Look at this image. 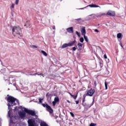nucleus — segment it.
I'll use <instances>...</instances> for the list:
<instances>
[{
  "instance_id": "1",
  "label": "nucleus",
  "mask_w": 126,
  "mask_h": 126,
  "mask_svg": "<svg viewBox=\"0 0 126 126\" xmlns=\"http://www.w3.org/2000/svg\"><path fill=\"white\" fill-rule=\"evenodd\" d=\"M12 31L14 35H16L18 38L22 37V31L19 26H14L12 28Z\"/></svg>"
},
{
  "instance_id": "2",
  "label": "nucleus",
  "mask_w": 126,
  "mask_h": 126,
  "mask_svg": "<svg viewBox=\"0 0 126 126\" xmlns=\"http://www.w3.org/2000/svg\"><path fill=\"white\" fill-rule=\"evenodd\" d=\"M7 100L8 101V106L9 108V107H12L14 105H15V101L16 102H18V100H16V98L11 96H9L7 97Z\"/></svg>"
},
{
  "instance_id": "3",
  "label": "nucleus",
  "mask_w": 126,
  "mask_h": 126,
  "mask_svg": "<svg viewBox=\"0 0 126 126\" xmlns=\"http://www.w3.org/2000/svg\"><path fill=\"white\" fill-rule=\"evenodd\" d=\"M24 111L30 116L35 117V119L38 118V116L36 115V111H35V110H30L26 108H24Z\"/></svg>"
},
{
  "instance_id": "4",
  "label": "nucleus",
  "mask_w": 126,
  "mask_h": 126,
  "mask_svg": "<svg viewBox=\"0 0 126 126\" xmlns=\"http://www.w3.org/2000/svg\"><path fill=\"white\" fill-rule=\"evenodd\" d=\"M41 105L44 108H46L47 111L49 112L50 114H53V113H54V110H53L52 107H51L48 104L41 103Z\"/></svg>"
},
{
  "instance_id": "5",
  "label": "nucleus",
  "mask_w": 126,
  "mask_h": 126,
  "mask_svg": "<svg viewBox=\"0 0 126 126\" xmlns=\"http://www.w3.org/2000/svg\"><path fill=\"white\" fill-rule=\"evenodd\" d=\"M28 124L29 126H39V123H36L34 119H29L28 121Z\"/></svg>"
},
{
  "instance_id": "6",
  "label": "nucleus",
  "mask_w": 126,
  "mask_h": 126,
  "mask_svg": "<svg viewBox=\"0 0 126 126\" xmlns=\"http://www.w3.org/2000/svg\"><path fill=\"white\" fill-rule=\"evenodd\" d=\"M75 42H76V41L74 40L73 41H71L68 43H64L62 46V49H64V48H66L67 47H72V46L75 44Z\"/></svg>"
},
{
  "instance_id": "7",
  "label": "nucleus",
  "mask_w": 126,
  "mask_h": 126,
  "mask_svg": "<svg viewBox=\"0 0 126 126\" xmlns=\"http://www.w3.org/2000/svg\"><path fill=\"white\" fill-rule=\"evenodd\" d=\"M94 93H95V90L91 89L90 90H89L87 92L86 96H90V97H92V96H93V94Z\"/></svg>"
},
{
  "instance_id": "8",
  "label": "nucleus",
  "mask_w": 126,
  "mask_h": 126,
  "mask_svg": "<svg viewBox=\"0 0 126 126\" xmlns=\"http://www.w3.org/2000/svg\"><path fill=\"white\" fill-rule=\"evenodd\" d=\"M106 15H109V16L114 17L116 15V12L114 11L109 10L106 13Z\"/></svg>"
},
{
  "instance_id": "9",
  "label": "nucleus",
  "mask_w": 126,
  "mask_h": 126,
  "mask_svg": "<svg viewBox=\"0 0 126 126\" xmlns=\"http://www.w3.org/2000/svg\"><path fill=\"white\" fill-rule=\"evenodd\" d=\"M19 115L21 119H24L26 117V113L23 111L19 112Z\"/></svg>"
},
{
  "instance_id": "10",
  "label": "nucleus",
  "mask_w": 126,
  "mask_h": 126,
  "mask_svg": "<svg viewBox=\"0 0 126 126\" xmlns=\"http://www.w3.org/2000/svg\"><path fill=\"white\" fill-rule=\"evenodd\" d=\"M66 31L68 33H73V27H71L66 29Z\"/></svg>"
},
{
  "instance_id": "11",
  "label": "nucleus",
  "mask_w": 126,
  "mask_h": 126,
  "mask_svg": "<svg viewBox=\"0 0 126 126\" xmlns=\"http://www.w3.org/2000/svg\"><path fill=\"white\" fill-rule=\"evenodd\" d=\"M81 32L82 35L83 36H85V34H86V30H85V27H83L81 30Z\"/></svg>"
},
{
  "instance_id": "12",
  "label": "nucleus",
  "mask_w": 126,
  "mask_h": 126,
  "mask_svg": "<svg viewBox=\"0 0 126 126\" xmlns=\"http://www.w3.org/2000/svg\"><path fill=\"white\" fill-rule=\"evenodd\" d=\"M77 46H78L79 50H82V44H81L80 42H79L77 44Z\"/></svg>"
},
{
  "instance_id": "13",
  "label": "nucleus",
  "mask_w": 126,
  "mask_h": 126,
  "mask_svg": "<svg viewBox=\"0 0 126 126\" xmlns=\"http://www.w3.org/2000/svg\"><path fill=\"white\" fill-rule=\"evenodd\" d=\"M89 6H90V7H99V6L94 4H90Z\"/></svg>"
},
{
  "instance_id": "14",
  "label": "nucleus",
  "mask_w": 126,
  "mask_h": 126,
  "mask_svg": "<svg viewBox=\"0 0 126 126\" xmlns=\"http://www.w3.org/2000/svg\"><path fill=\"white\" fill-rule=\"evenodd\" d=\"M54 101L56 102V103H58V102H60V98H59V97H56L54 98Z\"/></svg>"
},
{
  "instance_id": "15",
  "label": "nucleus",
  "mask_w": 126,
  "mask_h": 126,
  "mask_svg": "<svg viewBox=\"0 0 126 126\" xmlns=\"http://www.w3.org/2000/svg\"><path fill=\"white\" fill-rule=\"evenodd\" d=\"M41 54H43L45 57H47V56H48V54H47V53H46V52L44 51L43 50L41 51Z\"/></svg>"
},
{
  "instance_id": "16",
  "label": "nucleus",
  "mask_w": 126,
  "mask_h": 126,
  "mask_svg": "<svg viewBox=\"0 0 126 126\" xmlns=\"http://www.w3.org/2000/svg\"><path fill=\"white\" fill-rule=\"evenodd\" d=\"M122 37V33H119L117 34V38L118 39H121Z\"/></svg>"
},
{
  "instance_id": "17",
  "label": "nucleus",
  "mask_w": 126,
  "mask_h": 126,
  "mask_svg": "<svg viewBox=\"0 0 126 126\" xmlns=\"http://www.w3.org/2000/svg\"><path fill=\"white\" fill-rule=\"evenodd\" d=\"M84 39H85V41L87 42H88V37L87 36H86V35H84Z\"/></svg>"
},
{
  "instance_id": "18",
  "label": "nucleus",
  "mask_w": 126,
  "mask_h": 126,
  "mask_svg": "<svg viewBox=\"0 0 126 126\" xmlns=\"http://www.w3.org/2000/svg\"><path fill=\"white\" fill-rule=\"evenodd\" d=\"M40 126H49L48 124L44 123H40Z\"/></svg>"
},
{
  "instance_id": "19",
  "label": "nucleus",
  "mask_w": 126,
  "mask_h": 126,
  "mask_svg": "<svg viewBox=\"0 0 126 126\" xmlns=\"http://www.w3.org/2000/svg\"><path fill=\"white\" fill-rule=\"evenodd\" d=\"M105 87L106 90H107V89H108V84L107 83V82H105Z\"/></svg>"
},
{
  "instance_id": "20",
  "label": "nucleus",
  "mask_w": 126,
  "mask_h": 126,
  "mask_svg": "<svg viewBox=\"0 0 126 126\" xmlns=\"http://www.w3.org/2000/svg\"><path fill=\"white\" fill-rule=\"evenodd\" d=\"M80 41L81 42V43H83V42H84V39L83 38V37H81L80 38Z\"/></svg>"
},
{
  "instance_id": "21",
  "label": "nucleus",
  "mask_w": 126,
  "mask_h": 126,
  "mask_svg": "<svg viewBox=\"0 0 126 126\" xmlns=\"http://www.w3.org/2000/svg\"><path fill=\"white\" fill-rule=\"evenodd\" d=\"M38 100H39V102H38V103L41 104V103H42V101H43V98H39Z\"/></svg>"
},
{
  "instance_id": "22",
  "label": "nucleus",
  "mask_w": 126,
  "mask_h": 126,
  "mask_svg": "<svg viewBox=\"0 0 126 126\" xmlns=\"http://www.w3.org/2000/svg\"><path fill=\"white\" fill-rule=\"evenodd\" d=\"M13 8H14V3L12 4V5L10 7L11 10H12Z\"/></svg>"
},
{
  "instance_id": "23",
  "label": "nucleus",
  "mask_w": 126,
  "mask_h": 126,
  "mask_svg": "<svg viewBox=\"0 0 126 126\" xmlns=\"http://www.w3.org/2000/svg\"><path fill=\"white\" fill-rule=\"evenodd\" d=\"M71 97H72V98H73V99H76V98H77V95H74L72 94V95H71Z\"/></svg>"
},
{
  "instance_id": "24",
  "label": "nucleus",
  "mask_w": 126,
  "mask_h": 126,
  "mask_svg": "<svg viewBox=\"0 0 126 126\" xmlns=\"http://www.w3.org/2000/svg\"><path fill=\"white\" fill-rule=\"evenodd\" d=\"M52 104H53V106L54 107H55V106H56V104H57V102H56V101H53L52 102Z\"/></svg>"
},
{
  "instance_id": "25",
  "label": "nucleus",
  "mask_w": 126,
  "mask_h": 126,
  "mask_svg": "<svg viewBox=\"0 0 126 126\" xmlns=\"http://www.w3.org/2000/svg\"><path fill=\"white\" fill-rule=\"evenodd\" d=\"M83 97H84V98L83 99L82 102H83V103H84V102H85V98H86V96L84 95Z\"/></svg>"
},
{
  "instance_id": "26",
  "label": "nucleus",
  "mask_w": 126,
  "mask_h": 126,
  "mask_svg": "<svg viewBox=\"0 0 126 126\" xmlns=\"http://www.w3.org/2000/svg\"><path fill=\"white\" fill-rule=\"evenodd\" d=\"M70 115L72 117V118H74V114L72 112H70Z\"/></svg>"
},
{
  "instance_id": "27",
  "label": "nucleus",
  "mask_w": 126,
  "mask_h": 126,
  "mask_svg": "<svg viewBox=\"0 0 126 126\" xmlns=\"http://www.w3.org/2000/svg\"><path fill=\"white\" fill-rule=\"evenodd\" d=\"M76 34L77 35H78V37H80V33H79V32H78L76 31Z\"/></svg>"
},
{
  "instance_id": "28",
  "label": "nucleus",
  "mask_w": 126,
  "mask_h": 126,
  "mask_svg": "<svg viewBox=\"0 0 126 126\" xmlns=\"http://www.w3.org/2000/svg\"><path fill=\"white\" fill-rule=\"evenodd\" d=\"M18 2H19V0H16L15 4L17 5L18 4Z\"/></svg>"
},
{
  "instance_id": "29",
  "label": "nucleus",
  "mask_w": 126,
  "mask_h": 126,
  "mask_svg": "<svg viewBox=\"0 0 126 126\" xmlns=\"http://www.w3.org/2000/svg\"><path fill=\"white\" fill-rule=\"evenodd\" d=\"M96 126V124L94 123H91L90 125V126Z\"/></svg>"
},
{
  "instance_id": "30",
  "label": "nucleus",
  "mask_w": 126,
  "mask_h": 126,
  "mask_svg": "<svg viewBox=\"0 0 126 126\" xmlns=\"http://www.w3.org/2000/svg\"><path fill=\"white\" fill-rule=\"evenodd\" d=\"M35 75H43V73H41L40 74L35 73Z\"/></svg>"
},
{
  "instance_id": "31",
  "label": "nucleus",
  "mask_w": 126,
  "mask_h": 126,
  "mask_svg": "<svg viewBox=\"0 0 126 126\" xmlns=\"http://www.w3.org/2000/svg\"><path fill=\"white\" fill-rule=\"evenodd\" d=\"M96 86H97V84L96 83V81H95L94 82V87H96Z\"/></svg>"
},
{
  "instance_id": "32",
  "label": "nucleus",
  "mask_w": 126,
  "mask_h": 126,
  "mask_svg": "<svg viewBox=\"0 0 126 126\" xmlns=\"http://www.w3.org/2000/svg\"><path fill=\"white\" fill-rule=\"evenodd\" d=\"M75 20H77V21H80V20H81V18L76 19Z\"/></svg>"
},
{
  "instance_id": "33",
  "label": "nucleus",
  "mask_w": 126,
  "mask_h": 126,
  "mask_svg": "<svg viewBox=\"0 0 126 126\" xmlns=\"http://www.w3.org/2000/svg\"><path fill=\"white\" fill-rule=\"evenodd\" d=\"M94 32H96L97 33L99 32V31L97 29L94 30Z\"/></svg>"
},
{
  "instance_id": "34",
  "label": "nucleus",
  "mask_w": 126,
  "mask_h": 126,
  "mask_svg": "<svg viewBox=\"0 0 126 126\" xmlns=\"http://www.w3.org/2000/svg\"><path fill=\"white\" fill-rule=\"evenodd\" d=\"M73 51H76V47H73Z\"/></svg>"
},
{
  "instance_id": "35",
  "label": "nucleus",
  "mask_w": 126,
  "mask_h": 126,
  "mask_svg": "<svg viewBox=\"0 0 126 126\" xmlns=\"http://www.w3.org/2000/svg\"><path fill=\"white\" fill-rule=\"evenodd\" d=\"M32 48H35L36 49L37 46L36 45H32Z\"/></svg>"
},
{
  "instance_id": "36",
  "label": "nucleus",
  "mask_w": 126,
  "mask_h": 126,
  "mask_svg": "<svg viewBox=\"0 0 126 126\" xmlns=\"http://www.w3.org/2000/svg\"><path fill=\"white\" fill-rule=\"evenodd\" d=\"M93 104H94V100H93V101L91 104L90 107H91V106H93Z\"/></svg>"
},
{
  "instance_id": "37",
  "label": "nucleus",
  "mask_w": 126,
  "mask_h": 126,
  "mask_svg": "<svg viewBox=\"0 0 126 126\" xmlns=\"http://www.w3.org/2000/svg\"><path fill=\"white\" fill-rule=\"evenodd\" d=\"M76 102V104L77 105L79 103V101L77 100L75 101Z\"/></svg>"
},
{
  "instance_id": "38",
  "label": "nucleus",
  "mask_w": 126,
  "mask_h": 126,
  "mask_svg": "<svg viewBox=\"0 0 126 126\" xmlns=\"http://www.w3.org/2000/svg\"><path fill=\"white\" fill-rule=\"evenodd\" d=\"M52 29H53L54 30H55V29H56V27H55V26H53L52 27Z\"/></svg>"
},
{
  "instance_id": "39",
  "label": "nucleus",
  "mask_w": 126,
  "mask_h": 126,
  "mask_svg": "<svg viewBox=\"0 0 126 126\" xmlns=\"http://www.w3.org/2000/svg\"><path fill=\"white\" fill-rule=\"evenodd\" d=\"M104 59H107V55L106 54L104 55Z\"/></svg>"
},
{
  "instance_id": "40",
  "label": "nucleus",
  "mask_w": 126,
  "mask_h": 126,
  "mask_svg": "<svg viewBox=\"0 0 126 126\" xmlns=\"http://www.w3.org/2000/svg\"><path fill=\"white\" fill-rule=\"evenodd\" d=\"M30 75L34 76L35 75V74H30Z\"/></svg>"
},
{
  "instance_id": "41",
  "label": "nucleus",
  "mask_w": 126,
  "mask_h": 126,
  "mask_svg": "<svg viewBox=\"0 0 126 126\" xmlns=\"http://www.w3.org/2000/svg\"><path fill=\"white\" fill-rule=\"evenodd\" d=\"M8 115L9 117H10V114H9V111L8 112Z\"/></svg>"
},
{
  "instance_id": "42",
  "label": "nucleus",
  "mask_w": 126,
  "mask_h": 126,
  "mask_svg": "<svg viewBox=\"0 0 126 126\" xmlns=\"http://www.w3.org/2000/svg\"><path fill=\"white\" fill-rule=\"evenodd\" d=\"M121 46L122 48H123V49H124V46H123V45H122V43H121Z\"/></svg>"
},
{
  "instance_id": "43",
  "label": "nucleus",
  "mask_w": 126,
  "mask_h": 126,
  "mask_svg": "<svg viewBox=\"0 0 126 126\" xmlns=\"http://www.w3.org/2000/svg\"><path fill=\"white\" fill-rule=\"evenodd\" d=\"M70 95V96H71V95H72V94H71L70 93H69V92H68V93Z\"/></svg>"
},
{
  "instance_id": "44",
  "label": "nucleus",
  "mask_w": 126,
  "mask_h": 126,
  "mask_svg": "<svg viewBox=\"0 0 126 126\" xmlns=\"http://www.w3.org/2000/svg\"><path fill=\"white\" fill-rule=\"evenodd\" d=\"M41 76H42L43 77H45V76H44V74H42V75H41Z\"/></svg>"
},
{
  "instance_id": "45",
  "label": "nucleus",
  "mask_w": 126,
  "mask_h": 126,
  "mask_svg": "<svg viewBox=\"0 0 126 126\" xmlns=\"http://www.w3.org/2000/svg\"><path fill=\"white\" fill-rule=\"evenodd\" d=\"M98 48H99L100 50H102V49H101V47H100V46H98Z\"/></svg>"
},
{
  "instance_id": "46",
  "label": "nucleus",
  "mask_w": 126,
  "mask_h": 126,
  "mask_svg": "<svg viewBox=\"0 0 126 126\" xmlns=\"http://www.w3.org/2000/svg\"><path fill=\"white\" fill-rule=\"evenodd\" d=\"M67 102L68 103H70V102L69 101V100H67Z\"/></svg>"
},
{
  "instance_id": "47",
  "label": "nucleus",
  "mask_w": 126,
  "mask_h": 126,
  "mask_svg": "<svg viewBox=\"0 0 126 126\" xmlns=\"http://www.w3.org/2000/svg\"><path fill=\"white\" fill-rule=\"evenodd\" d=\"M21 73H22L23 74H24V72H21Z\"/></svg>"
},
{
  "instance_id": "48",
  "label": "nucleus",
  "mask_w": 126,
  "mask_h": 126,
  "mask_svg": "<svg viewBox=\"0 0 126 126\" xmlns=\"http://www.w3.org/2000/svg\"><path fill=\"white\" fill-rule=\"evenodd\" d=\"M80 9H83V8H80Z\"/></svg>"
},
{
  "instance_id": "49",
  "label": "nucleus",
  "mask_w": 126,
  "mask_h": 126,
  "mask_svg": "<svg viewBox=\"0 0 126 126\" xmlns=\"http://www.w3.org/2000/svg\"><path fill=\"white\" fill-rule=\"evenodd\" d=\"M104 14H102L101 15H104Z\"/></svg>"
},
{
  "instance_id": "50",
  "label": "nucleus",
  "mask_w": 126,
  "mask_h": 126,
  "mask_svg": "<svg viewBox=\"0 0 126 126\" xmlns=\"http://www.w3.org/2000/svg\"><path fill=\"white\" fill-rule=\"evenodd\" d=\"M24 26H26V24L24 25Z\"/></svg>"
}]
</instances>
